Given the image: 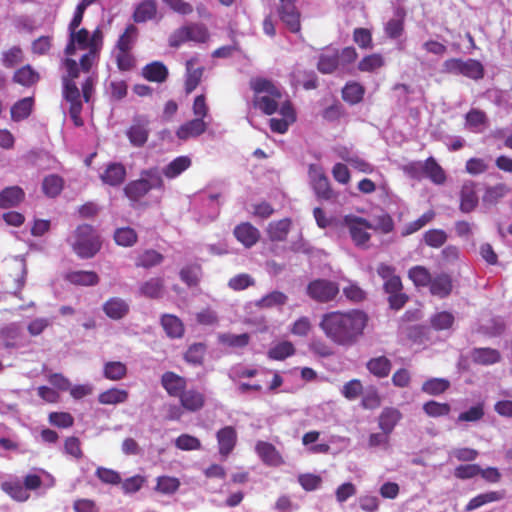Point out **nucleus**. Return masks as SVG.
I'll list each match as a JSON object with an SVG mask.
<instances>
[{
  "label": "nucleus",
  "mask_w": 512,
  "mask_h": 512,
  "mask_svg": "<svg viewBox=\"0 0 512 512\" xmlns=\"http://www.w3.org/2000/svg\"><path fill=\"white\" fill-rule=\"evenodd\" d=\"M312 187L316 196L323 200H333L337 197V194L330 187L328 178L318 173L312 177Z\"/></svg>",
  "instance_id": "obj_25"
},
{
  "label": "nucleus",
  "mask_w": 512,
  "mask_h": 512,
  "mask_svg": "<svg viewBox=\"0 0 512 512\" xmlns=\"http://www.w3.org/2000/svg\"><path fill=\"white\" fill-rule=\"evenodd\" d=\"M369 320V315L361 309L332 311L322 316L319 326L333 343L352 347L364 336Z\"/></svg>",
  "instance_id": "obj_1"
},
{
  "label": "nucleus",
  "mask_w": 512,
  "mask_h": 512,
  "mask_svg": "<svg viewBox=\"0 0 512 512\" xmlns=\"http://www.w3.org/2000/svg\"><path fill=\"white\" fill-rule=\"evenodd\" d=\"M191 164V159L188 156H179L160 170L161 176L164 175L169 179H174L187 170Z\"/></svg>",
  "instance_id": "obj_29"
},
{
  "label": "nucleus",
  "mask_w": 512,
  "mask_h": 512,
  "mask_svg": "<svg viewBox=\"0 0 512 512\" xmlns=\"http://www.w3.org/2000/svg\"><path fill=\"white\" fill-rule=\"evenodd\" d=\"M414 167L422 169L424 176L428 177L435 184H443L446 180L444 170L433 157H429L424 162H416V165Z\"/></svg>",
  "instance_id": "obj_17"
},
{
  "label": "nucleus",
  "mask_w": 512,
  "mask_h": 512,
  "mask_svg": "<svg viewBox=\"0 0 512 512\" xmlns=\"http://www.w3.org/2000/svg\"><path fill=\"white\" fill-rule=\"evenodd\" d=\"M149 133V120L144 116L134 117L132 125L126 131V135L134 147L144 146L148 140Z\"/></svg>",
  "instance_id": "obj_9"
},
{
  "label": "nucleus",
  "mask_w": 512,
  "mask_h": 512,
  "mask_svg": "<svg viewBox=\"0 0 512 512\" xmlns=\"http://www.w3.org/2000/svg\"><path fill=\"white\" fill-rule=\"evenodd\" d=\"M62 65L66 71V73L62 75V84L66 82L75 83L74 80L79 77L81 69L78 63L71 58H66L63 60Z\"/></svg>",
  "instance_id": "obj_62"
},
{
  "label": "nucleus",
  "mask_w": 512,
  "mask_h": 512,
  "mask_svg": "<svg viewBox=\"0 0 512 512\" xmlns=\"http://www.w3.org/2000/svg\"><path fill=\"white\" fill-rule=\"evenodd\" d=\"M508 191V187L502 183L488 187L483 195V201L488 204H494L499 199L503 198Z\"/></svg>",
  "instance_id": "obj_59"
},
{
  "label": "nucleus",
  "mask_w": 512,
  "mask_h": 512,
  "mask_svg": "<svg viewBox=\"0 0 512 512\" xmlns=\"http://www.w3.org/2000/svg\"><path fill=\"white\" fill-rule=\"evenodd\" d=\"M338 64L339 55L337 52L324 53L319 56L317 68L323 74H330L337 69Z\"/></svg>",
  "instance_id": "obj_46"
},
{
  "label": "nucleus",
  "mask_w": 512,
  "mask_h": 512,
  "mask_svg": "<svg viewBox=\"0 0 512 512\" xmlns=\"http://www.w3.org/2000/svg\"><path fill=\"white\" fill-rule=\"evenodd\" d=\"M128 399V392L123 389L111 388L108 389L98 396V401L101 404L115 405L123 403Z\"/></svg>",
  "instance_id": "obj_40"
},
{
  "label": "nucleus",
  "mask_w": 512,
  "mask_h": 512,
  "mask_svg": "<svg viewBox=\"0 0 512 512\" xmlns=\"http://www.w3.org/2000/svg\"><path fill=\"white\" fill-rule=\"evenodd\" d=\"M71 245L79 257L87 259L93 257L99 251L101 242L93 227L83 224L75 230Z\"/></svg>",
  "instance_id": "obj_3"
},
{
  "label": "nucleus",
  "mask_w": 512,
  "mask_h": 512,
  "mask_svg": "<svg viewBox=\"0 0 512 512\" xmlns=\"http://www.w3.org/2000/svg\"><path fill=\"white\" fill-rule=\"evenodd\" d=\"M447 240V234L441 229H431L425 232L424 241L425 243L433 248L441 247Z\"/></svg>",
  "instance_id": "obj_61"
},
{
  "label": "nucleus",
  "mask_w": 512,
  "mask_h": 512,
  "mask_svg": "<svg viewBox=\"0 0 512 512\" xmlns=\"http://www.w3.org/2000/svg\"><path fill=\"white\" fill-rule=\"evenodd\" d=\"M279 15L291 32L295 33L300 30L299 13L295 5L280 7Z\"/></svg>",
  "instance_id": "obj_36"
},
{
  "label": "nucleus",
  "mask_w": 512,
  "mask_h": 512,
  "mask_svg": "<svg viewBox=\"0 0 512 512\" xmlns=\"http://www.w3.org/2000/svg\"><path fill=\"white\" fill-rule=\"evenodd\" d=\"M114 239L118 245L129 247L136 243L137 234L130 227L118 228L114 233Z\"/></svg>",
  "instance_id": "obj_53"
},
{
  "label": "nucleus",
  "mask_w": 512,
  "mask_h": 512,
  "mask_svg": "<svg viewBox=\"0 0 512 512\" xmlns=\"http://www.w3.org/2000/svg\"><path fill=\"white\" fill-rule=\"evenodd\" d=\"M163 261V255L155 250H146L136 261V266L151 268L159 265Z\"/></svg>",
  "instance_id": "obj_54"
},
{
  "label": "nucleus",
  "mask_w": 512,
  "mask_h": 512,
  "mask_svg": "<svg viewBox=\"0 0 512 512\" xmlns=\"http://www.w3.org/2000/svg\"><path fill=\"white\" fill-rule=\"evenodd\" d=\"M368 371L378 378H385L390 374L392 363L386 356L371 358L366 363Z\"/></svg>",
  "instance_id": "obj_30"
},
{
  "label": "nucleus",
  "mask_w": 512,
  "mask_h": 512,
  "mask_svg": "<svg viewBox=\"0 0 512 512\" xmlns=\"http://www.w3.org/2000/svg\"><path fill=\"white\" fill-rule=\"evenodd\" d=\"M20 336V330L15 324H10L0 330V340L6 347H14Z\"/></svg>",
  "instance_id": "obj_55"
},
{
  "label": "nucleus",
  "mask_w": 512,
  "mask_h": 512,
  "mask_svg": "<svg viewBox=\"0 0 512 512\" xmlns=\"http://www.w3.org/2000/svg\"><path fill=\"white\" fill-rule=\"evenodd\" d=\"M157 14V2L155 0H143L133 13V20L136 23H145L155 18Z\"/></svg>",
  "instance_id": "obj_26"
},
{
  "label": "nucleus",
  "mask_w": 512,
  "mask_h": 512,
  "mask_svg": "<svg viewBox=\"0 0 512 512\" xmlns=\"http://www.w3.org/2000/svg\"><path fill=\"white\" fill-rule=\"evenodd\" d=\"M295 353L293 344L289 341H283L271 347L268 351V357L273 360H284Z\"/></svg>",
  "instance_id": "obj_49"
},
{
  "label": "nucleus",
  "mask_w": 512,
  "mask_h": 512,
  "mask_svg": "<svg viewBox=\"0 0 512 512\" xmlns=\"http://www.w3.org/2000/svg\"><path fill=\"white\" fill-rule=\"evenodd\" d=\"M288 296L280 291H272L255 302L259 308L280 307L287 303Z\"/></svg>",
  "instance_id": "obj_38"
},
{
  "label": "nucleus",
  "mask_w": 512,
  "mask_h": 512,
  "mask_svg": "<svg viewBox=\"0 0 512 512\" xmlns=\"http://www.w3.org/2000/svg\"><path fill=\"white\" fill-rule=\"evenodd\" d=\"M291 220L288 218L271 222L268 226L267 233L271 241H284L289 233Z\"/></svg>",
  "instance_id": "obj_34"
},
{
  "label": "nucleus",
  "mask_w": 512,
  "mask_h": 512,
  "mask_svg": "<svg viewBox=\"0 0 512 512\" xmlns=\"http://www.w3.org/2000/svg\"><path fill=\"white\" fill-rule=\"evenodd\" d=\"M363 392V386L360 380L353 379L345 383L341 389L342 395L348 400H355Z\"/></svg>",
  "instance_id": "obj_64"
},
{
  "label": "nucleus",
  "mask_w": 512,
  "mask_h": 512,
  "mask_svg": "<svg viewBox=\"0 0 512 512\" xmlns=\"http://www.w3.org/2000/svg\"><path fill=\"white\" fill-rule=\"evenodd\" d=\"M435 216V213L433 211H428L424 213L421 217H419L417 220L408 223L404 230L402 231V236H408L410 234H413L420 230L422 227H424L427 223L433 220Z\"/></svg>",
  "instance_id": "obj_58"
},
{
  "label": "nucleus",
  "mask_w": 512,
  "mask_h": 512,
  "mask_svg": "<svg viewBox=\"0 0 512 512\" xmlns=\"http://www.w3.org/2000/svg\"><path fill=\"white\" fill-rule=\"evenodd\" d=\"M95 475L105 484L119 485L121 483V475L117 471L109 468L98 467Z\"/></svg>",
  "instance_id": "obj_63"
},
{
  "label": "nucleus",
  "mask_w": 512,
  "mask_h": 512,
  "mask_svg": "<svg viewBox=\"0 0 512 512\" xmlns=\"http://www.w3.org/2000/svg\"><path fill=\"white\" fill-rule=\"evenodd\" d=\"M102 310L108 318L121 320L129 314L130 305L120 297H112L103 303Z\"/></svg>",
  "instance_id": "obj_12"
},
{
  "label": "nucleus",
  "mask_w": 512,
  "mask_h": 512,
  "mask_svg": "<svg viewBox=\"0 0 512 512\" xmlns=\"http://www.w3.org/2000/svg\"><path fill=\"white\" fill-rule=\"evenodd\" d=\"M343 223L348 228L353 243L359 248H368L371 235L367 230L372 229L373 225L367 219L352 214L345 215Z\"/></svg>",
  "instance_id": "obj_6"
},
{
  "label": "nucleus",
  "mask_w": 512,
  "mask_h": 512,
  "mask_svg": "<svg viewBox=\"0 0 512 512\" xmlns=\"http://www.w3.org/2000/svg\"><path fill=\"white\" fill-rule=\"evenodd\" d=\"M164 181L157 167L142 170L140 178L129 182L124 187V194L134 202H138L151 190H163Z\"/></svg>",
  "instance_id": "obj_2"
},
{
  "label": "nucleus",
  "mask_w": 512,
  "mask_h": 512,
  "mask_svg": "<svg viewBox=\"0 0 512 512\" xmlns=\"http://www.w3.org/2000/svg\"><path fill=\"white\" fill-rule=\"evenodd\" d=\"M281 97H273L269 94L265 95H255L254 97V105L256 108L260 109L267 115L274 114L278 109L277 99Z\"/></svg>",
  "instance_id": "obj_44"
},
{
  "label": "nucleus",
  "mask_w": 512,
  "mask_h": 512,
  "mask_svg": "<svg viewBox=\"0 0 512 512\" xmlns=\"http://www.w3.org/2000/svg\"><path fill=\"white\" fill-rule=\"evenodd\" d=\"M103 374L109 380L118 381L126 376L127 367L120 361H109L104 364Z\"/></svg>",
  "instance_id": "obj_42"
},
{
  "label": "nucleus",
  "mask_w": 512,
  "mask_h": 512,
  "mask_svg": "<svg viewBox=\"0 0 512 512\" xmlns=\"http://www.w3.org/2000/svg\"><path fill=\"white\" fill-rule=\"evenodd\" d=\"M473 362L481 365H492L500 361V352L492 348H474L471 352Z\"/></svg>",
  "instance_id": "obj_32"
},
{
  "label": "nucleus",
  "mask_w": 512,
  "mask_h": 512,
  "mask_svg": "<svg viewBox=\"0 0 512 512\" xmlns=\"http://www.w3.org/2000/svg\"><path fill=\"white\" fill-rule=\"evenodd\" d=\"M186 28L189 41L205 43L210 37L207 27L202 23H189Z\"/></svg>",
  "instance_id": "obj_48"
},
{
  "label": "nucleus",
  "mask_w": 512,
  "mask_h": 512,
  "mask_svg": "<svg viewBox=\"0 0 512 512\" xmlns=\"http://www.w3.org/2000/svg\"><path fill=\"white\" fill-rule=\"evenodd\" d=\"M408 277L416 287H427L432 281L429 270L421 265L411 267L408 271Z\"/></svg>",
  "instance_id": "obj_37"
},
{
  "label": "nucleus",
  "mask_w": 512,
  "mask_h": 512,
  "mask_svg": "<svg viewBox=\"0 0 512 512\" xmlns=\"http://www.w3.org/2000/svg\"><path fill=\"white\" fill-rule=\"evenodd\" d=\"M32 111V97H25L11 107V118L20 121L27 118Z\"/></svg>",
  "instance_id": "obj_47"
},
{
  "label": "nucleus",
  "mask_w": 512,
  "mask_h": 512,
  "mask_svg": "<svg viewBox=\"0 0 512 512\" xmlns=\"http://www.w3.org/2000/svg\"><path fill=\"white\" fill-rule=\"evenodd\" d=\"M161 384L170 396H179L186 387V380L174 372H165L161 377Z\"/></svg>",
  "instance_id": "obj_23"
},
{
  "label": "nucleus",
  "mask_w": 512,
  "mask_h": 512,
  "mask_svg": "<svg viewBox=\"0 0 512 512\" xmlns=\"http://www.w3.org/2000/svg\"><path fill=\"white\" fill-rule=\"evenodd\" d=\"M25 198L23 189L19 186H9L0 192V209L18 206Z\"/></svg>",
  "instance_id": "obj_22"
},
{
  "label": "nucleus",
  "mask_w": 512,
  "mask_h": 512,
  "mask_svg": "<svg viewBox=\"0 0 512 512\" xmlns=\"http://www.w3.org/2000/svg\"><path fill=\"white\" fill-rule=\"evenodd\" d=\"M442 71L453 75H463L472 80L478 81L484 77L485 69L482 63L476 59L463 60L461 58H450L443 62Z\"/></svg>",
  "instance_id": "obj_4"
},
{
  "label": "nucleus",
  "mask_w": 512,
  "mask_h": 512,
  "mask_svg": "<svg viewBox=\"0 0 512 512\" xmlns=\"http://www.w3.org/2000/svg\"><path fill=\"white\" fill-rule=\"evenodd\" d=\"M180 401L185 409L195 412L203 407L204 396L196 390H184L180 395Z\"/></svg>",
  "instance_id": "obj_35"
},
{
  "label": "nucleus",
  "mask_w": 512,
  "mask_h": 512,
  "mask_svg": "<svg viewBox=\"0 0 512 512\" xmlns=\"http://www.w3.org/2000/svg\"><path fill=\"white\" fill-rule=\"evenodd\" d=\"M234 236L246 248L254 246L260 238L259 230L249 222H243L234 228Z\"/></svg>",
  "instance_id": "obj_16"
},
{
  "label": "nucleus",
  "mask_w": 512,
  "mask_h": 512,
  "mask_svg": "<svg viewBox=\"0 0 512 512\" xmlns=\"http://www.w3.org/2000/svg\"><path fill=\"white\" fill-rule=\"evenodd\" d=\"M139 294L150 299H159L164 294V280L160 277L150 278L139 287Z\"/></svg>",
  "instance_id": "obj_28"
},
{
  "label": "nucleus",
  "mask_w": 512,
  "mask_h": 512,
  "mask_svg": "<svg viewBox=\"0 0 512 512\" xmlns=\"http://www.w3.org/2000/svg\"><path fill=\"white\" fill-rule=\"evenodd\" d=\"M3 491L9 494L17 501H25L29 497V492L32 490V474L25 476L24 484L20 481H7L1 485Z\"/></svg>",
  "instance_id": "obj_10"
},
{
  "label": "nucleus",
  "mask_w": 512,
  "mask_h": 512,
  "mask_svg": "<svg viewBox=\"0 0 512 512\" xmlns=\"http://www.w3.org/2000/svg\"><path fill=\"white\" fill-rule=\"evenodd\" d=\"M142 74L148 81L161 83L167 79L168 69L162 62L155 61L147 64Z\"/></svg>",
  "instance_id": "obj_33"
},
{
  "label": "nucleus",
  "mask_w": 512,
  "mask_h": 512,
  "mask_svg": "<svg viewBox=\"0 0 512 512\" xmlns=\"http://www.w3.org/2000/svg\"><path fill=\"white\" fill-rule=\"evenodd\" d=\"M401 412L393 407H386L379 416V428L386 433L391 434L397 423L401 420Z\"/></svg>",
  "instance_id": "obj_27"
},
{
  "label": "nucleus",
  "mask_w": 512,
  "mask_h": 512,
  "mask_svg": "<svg viewBox=\"0 0 512 512\" xmlns=\"http://www.w3.org/2000/svg\"><path fill=\"white\" fill-rule=\"evenodd\" d=\"M306 293L316 302L327 303L337 297L339 286L336 282L330 280L316 279L308 284Z\"/></svg>",
  "instance_id": "obj_7"
},
{
  "label": "nucleus",
  "mask_w": 512,
  "mask_h": 512,
  "mask_svg": "<svg viewBox=\"0 0 512 512\" xmlns=\"http://www.w3.org/2000/svg\"><path fill=\"white\" fill-rule=\"evenodd\" d=\"M452 289V278L449 274L441 272L432 276V281L429 283V290L433 296L444 299L451 294Z\"/></svg>",
  "instance_id": "obj_15"
},
{
  "label": "nucleus",
  "mask_w": 512,
  "mask_h": 512,
  "mask_svg": "<svg viewBox=\"0 0 512 512\" xmlns=\"http://www.w3.org/2000/svg\"><path fill=\"white\" fill-rule=\"evenodd\" d=\"M206 352V346L203 343H194L189 346L184 355V359L193 365H201Z\"/></svg>",
  "instance_id": "obj_52"
},
{
  "label": "nucleus",
  "mask_w": 512,
  "mask_h": 512,
  "mask_svg": "<svg viewBox=\"0 0 512 512\" xmlns=\"http://www.w3.org/2000/svg\"><path fill=\"white\" fill-rule=\"evenodd\" d=\"M65 279L71 284L80 286H94L99 282V277L95 272L83 270L68 272Z\"/></svg>",
  "instance_id": "obj_31"
},
{
  "label": "nucleus",
  "mask_w": 512,
  "mask_h": 512,
  "mask_svg": "<svg viewBox=\"0 0 512 512\" xmlns=\"http://www.w3.org/2000/svg\"><path fill=\"white\" fill-rule=\"evenodd\" d=\"M479 199L476 193V185L473 181H466L460 191L459 209L463 213H470L478 206Z\"/></svg>",
  "instance_id": "obj_14"
},
{
  "label": "nucleus",
  "mask_w": 512,
  "mask_h": 512,
  "mask_svg": "<svg viewBox=\"0 0 512 512\" xmlns=\"http://www.w3.org/2000/svg\"><path fill=\"white\" fill-rule=\"evenodd\" d=\"M216 437L219 445V453L222 456H228L237 442V432L235 428L226 426L217 432Z\"/></svg>",
  "instance_id": "obj_20"
},
{
  "label": "nucleus",
  "mask_w": 512,
  "mask_h": 512,
  "mask_svg": "<svg viewBox=\"0 0 512 512\" xmlns=\"http://www.w3.org/2000/svg\"><path fill=\"white\" fill-rule=\"evenodd\" d=\"M161 326L171 339L182 338L185 332L183 322L175 315L163 314L160 319Z\"/></svg>",
  "instance_id": "obj_21"
},
{
  "label": "nucleus",
  "mask_w": 512,
  "mask_h": 512,
  "mask_svg": "<svg viewBox=\"0 0 512 512\" xmlns=\"http://www.w3.org/2000/svg\"><path fill=\"white\" fill-rule=\"evenodd\" d=\"M68 32V43L64 50L67 56L74 55L77 48L81 50H90L89 31L87 29L81 28L76 30H69Z\"/></svg>",
  "instance_id": "obj_11"
},
{
  "label": "nucleus",
  "mask_w": 512,
  "mask_h": 512,
  "mask_svg": "<svg viewBox=\"0 0 512 512\" xmlns=\"http://www.w3.org/2000/svg\"><path fill=\"white\" fill-rule=\"evenodd\" d=\"M251 88L255 95L269 94L273 97H282V93L271 81L258 78L251 81Z\"/></svg>",
  "instance_id": "obj_41"
},
{
  "label": "nucleus",
  "mask_w": 512,
  "mask_h": 512,
  "mask_svg": "<svg viewBox=\"0 0 512 512\" xmlns=\"http://www.w3.org/2000/svg\"><path fill=\"white\" fill-rule=\"evenodd\" d=\"M219 340L221 343L231 346V347H238L242 348L248 345L250 336L247 333L243 334H222L219 336Z\"/></svg>",
  "instance_id": "obj_60"
},
{
  "label": "nucleus",
  "mask_w": 512,
  "mask_h": 512,
  "mask_svg": "<svg viewBox=\"0 0 512 512\" xmlns=\"http://www.w3.org/2000/svg\"><path fill=\"white\" fill-rule=\"evenodd\" d=\"M450 387V381L445 378H430L421 387L423 393L437 396L444 393Z\"/></svg>",
  "instance_id": "obj_39"
},
{
  "label": "nucleus",
  "mask_w": 512,
  "mask_h": 512,
  "mask_svg": "<svg viewBox=\"0 0 512 512\" xmlns=\"http://www.w3.org/2000/svg\"><path fill=\"white\" fill-rule=\"evenodd\" d=\"M180 279L188 286H196L201 278L202 269L199 264H191L180 270Z\"/></svg>",
  "instance_id": "obj_45"
},
{
  "label": "nucleus",
  "mask_w": 512,
  "mask_h": 512,
  "mask_svg": "<svg viewBox=\"0 0 512 512\" xmlns=\"http://www.w3.org/2000/svg\"><path fill=\"white\" fill-rule=\"evenodd\" d=\"M220 193H199L195 199L197 209V221L207 224L215 220L220 213Z\"/></svg>",
  "instance_id": "obj_5"
},
{
  "label": "nucleus",
  "mask_w": 512,
  "mask_h": 512,
  "mask_svg": "<svg viewBox=\"0 0 512 512\" xmlns=\"http://www.w3.org/2000/svg\"><path fill=\"white\" fill-rule=\"evenodd\" d=\"M364 92L363 86L359 83H347L342 89V98L352 105L357 104L363 99Z\"/></svg>",
  "instance_id": "obj_43"
},
{
  "label": "nucleus",
  "mask_w": 512,
  "mask_h": 512,
  "mask_svg": "<svg viewBox=\"0 0 512 512\" xmlns=\"http://www.w3.org/2000/svg\"><path fill=\"white\" fill-rule=\"evenodd\" d=\"M501 498L502 494L494 491L479 494L469 501V503L466 506V510L471 511L477 509L486 503L497 501L500 500Z\"/></svg>",
  "instance_id": "obj_56"
},
{
  "label": "nucleus",
  "mask_w": 512,
  "mask_h": 512,
  "mask_svg": "<svg viewBox=\"0 0 512 512\" xmlns=\"http://www.w3.org/2000/svg\"><path fill=\"white\" fill-rule=\"evenodd\" d=\"M454 316L448 311L435 313L430 318V324L435 330L449 329L454 323Z\"/></svg>",
  "instance_id": "obj_51"
},
{
  "label": "nucleus",
  "mask_w": 512,
  "mask_h": 512,
  "mask_svg": "<svg viewBox=\"0 0 512 512\" xmlns=\"http://www.w3.org/2000/svg\"><path fill=\"white\" fill-rule=\"evenodd\" d=\"M42 189L48 197H55L63 189V179L58 175H49L44 178Z\"/></svg>",
  "instance_id": "obj_50"
},
{
  "label": "nucleus",
  "mask_w": 512,
  "mask_h": 512,
  "mask_svg": "<svg viewBox=\"0 0 512 512\" xmlns=\"http://www.w3.org/2000/svg\"><path fill=\"white\" fill-rule=\"evenodd\" d=\"M208 123L201 118H194L186 123L182 124L176 135L181 140H187L189 138H196L202 135L207 129Z\"/></svg>",
  "instance_id": "obj_19"
},
{
  "label": "nucleus",
  "mask_w": 512,
  "mask_h": 512,
  "mask_svg": "<svg viewBox=\"0 0 512 512\" xmlns=\"http://www.w3.org/2000/svg\"><path fill=\"white\" fill-rule=\"evenodd\" d=\"M255 450L261 460L268 466L277 467L284 463L280 453L269 442L258 441Z\"/></svg>",
  "instance_id": "obj_18"
},
{
  "label": "nucleus",
  "mask_w": 512,
  "mask_h": 512,
  "mask_svg": "<svg viewBox=\"0 0 512 512\" xmlns=\"http://www.w3.org/2000/svg\"><path fill=\"white\" fill-rule=\"evenodd\" d=\"M62 86L63 98L70 104V117L75 126L80 127L83 125V120L80 116L82 112L81 92L76 83L66 82L65 84H62Z\"/></svg>",
  "instance_id": "obj_8"
},
{
  "label": "nucleus",
  "mask_w": 512,
  "mask_h": 512,
  "mask_svg": "<svg viewBox=\"0 0 512 512\" xmlns=\"http://www.w3.org/2000/svg\"><path fill=\"white\" fill-rule=\"evenodd\" d=\"M197 62L196 58H191L186 61L185 91L187 94L196 89L203 76L204 67H196Z\"/></svg>",
  "instance_id": "obj_24"
},
{
  "label": "nucleus",
  "mask_w": 512,
  "mask_h": 512,
  "mask_svg": "<svg viewBox=\"0 0 512 512\" xmlns=\"http://www.w3.org/2000/svg\"><path fill=\"white\" fill-rule=\"evenodd\" d=\"M451 407L448 403L428 401L423 405V411L430 417H441L449 414Z\"/></svg>",
  "instance_id": "obj_57"
},
{
  "label": "nucleus",
  "mask_w": 512,
  "mask_h": 512,
  "mask_svg": "<svg viewBox=\"0 0 512 512\" xmlns=\"http://www.w3.org/2000/svg\"><path fill=\"white\" fill-rule=\"evenodd\" d=\"M126 175V168L122 163L110 162L104 172L100 174V179L104 184L117 187L124 183Z\"/></svg>",
  "instance_id": "obj_13"
}]
</instances>
